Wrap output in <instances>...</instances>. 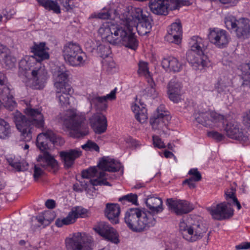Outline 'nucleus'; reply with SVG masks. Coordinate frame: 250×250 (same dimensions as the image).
<instances>
[{
  "mask_svg": "<svg viewBox=\"0 0 250 250\" xmlns=\"http://www.w3.org/2000/svg\"><path fill=\"white\" fill-rule=\"evenodd\" d=\"M119 18L123 24L104 23L98 29V36L103 41L111 44L136 50L139 42L133 33V30L135 28L141 36L149 33L152 27L149 17L141 8H135L131 12L125 11Z\"/></svg>",
  "mask_w": 250,
  "mask_h": 250,
  "instance_id": "1",
  "label": "nucleus"
},
{
  "mask_svg": "<svg viewBox=\"0 0 250 250\" xmlns=\"http://www.w3.org/2000/svg\"><path fill=\"white\" fill-rule=\"evenodd\" d=\"M145 203L149 210L130 208L125 215V222L128 228L134 232L147 230L156 224V215L163 210V200L156 194L147 196Z\"/></svg>",
  "mask_w": 250,
  "mask_h": 250,
  "instance_id": "2",
  "label": "nucleus"
},
{
  "mask_svg": "<svg viewBox=\"0 0 250 250\" xmlns=\"http://www.w3.org/2000/svg\"><path fill=\"white\" fill-rule=\"evenodd\" d=\"M24 113L28 118L16 111L14 113L13 120L23 139L25 141H29L32 139L33 126L34 125L38 128L43 127L44 119L40 108L35 109L30 105H27L24 109Z\"/></svg>",
  "mask_w": 250,
  "mask_h": 250,
  "instance_id": "3",
  "label": "nucleus"
},
{
  "mask_svg": "<svg viewBox=\"0 0 250 250\" xmlns=\"http://www.w3.org/2000/svg\"><path fill=\"white\" fill-rule=\"evenodd\" d=\"M20 66L25 71L31 72V78L24 81L27 86L36 89H42L45 86L48 76L44 66L41 62L30 56L22 60Z\"/></svg>",
  "mask_w": 250,
  "mask_h": 250,
  "instance_id": "4",
  "label": "nucleus"
},
{
  "mask_svg": "<svg viewBox=\"0 0 250 250\" xmlns=\"http://www.w3.org/2000/svg\"><path fill=\"white\" fill-rule=\"evenodd\" d=\"M64 126L69 131L71 136L80 138L88 134V127L85 124V114L76 109L65 111L62 116Z\"/></svg>",
  "mask_w": 250,
  "mask_h": 250,
  "instance_id": "5",
  "label": "nucleus"
},
{
  "mask_svg": "<svg viewBox=\"0 0 250 250\" xmlns=\"http://www.w3.org/2000/svg\"><path fill=\"white\" fill-rule=\"evenodd\" d=\"M68 72L63 66L56 67L53 72L56 98L62 106L69 104L70 95L73 92L72 86L68 83Z\"/></svg>",
  "mask_w": 250,
  "mask_h": 250,
  "instance_id": "6",
  "label": "nucleus"
},
{
  "mask_svg": "<svg viewBox=\"0 0 250 250\" xmlns=\"http://www.w3.org/2000/svg\"><path fill=\"white\" fill-rule=\"evenodd\" d=\"M189 46L190 49L187 53L188 61L194 69H203L208 63V58L204 53L205 40L198 36H193L190 39Z\"/></svg>",
  "mask_w": 250,
  "mask_h": 250,
  "instance_id": "7",
  "label": "nucleus"
},
{
  "mask_svg": "<svg viewBox=\"0 0 250 250\" xmlns=\"http://www.w3.org/2000/svg\"><path fill=\"white\" fill-rule=\"evenodd\" d=\"M97 167L101 171L99 172L96 167H90L82 172V177L89 179L91 177H97L99 178L103 179L106 176L105 171L117 172L119 171L122 167L120 162L114 159L108 161L104 159V157L99 162Z\"/></svg>",
  "mask_w": 250,
  "mask_h": 250,
  "instance_id": "8",
  "label": "nucleus"
},
{
  "mask_svg": "<svg viewBox=\"0 0 250 250\" xmlns=\"http://www.w3.org/2000/svg\"><path fill=\"white\" fill-rule=\"evenodd\" d=\"M54 145L62 146L64 140L61 137L55 134L52 131L48 130L44 133H40L36 140V146L43 156H52V152Z\"/></svg>",
  "mask_w": 250,
  "mask_h": 250,
  "instance_id": "9",
  "label": "nucleus"
},
{
  "mask_svg": "<svg viewBox=\"0 0 250 250\" xmlns=\"http://www.w3.org/2000/svg\"><path fill=\"white\" fill-rule=\"evenodd\" d=\"M207 228L202 223L187 225L184 221L179 223V231L185 240L193 242L201 239L207 232Z\"/></svg>",
  "mask_w": 250,
  "mask_h": 250,
  "instance_id": "10",
  "label": "nucleus"
},
{
  "mask_svg": "<svg viewBox=\"0 0 250 250\" xmlns=\"http://www.w3.org/2000/svg\"><path fill=\"white\" fill-rule=\"evenodd\" d=\"M65 243L67 249L72 250H92L95 245L91 236L81 232L74 233L71 238L66 239Z\"/></svg>",
  "mask_w": 250,
  "mask_h": 250,
  "instance_id": "11",
  "label": "nucleus"
},
{
  "mask_svg": "<svg viewBox=\"0 0 250 250\" xmlns=\"http://www.w3.org/2000/svg\"><path fill=\"white\" fill-rule=\"evenodd\" d=\"M195 121L209 128L218 127L224 123V116L214 110L195 113Z\"/></svg>",
  "mask_w": 250,
  "mask_h": 250,
  "instance_id": "12",
  "label": "nucleus"
},
{
  "mask_svg": "<svg viewBox=\"0 0 250 250\" xmlns=\"http://www.w3.org/2000/svg\"><path fill=\"white\" fill-rule=\"evenodd\" d=\"M168 112L165 110L163 105H160L157 108V114L150 119V123L153 129L157 130L160 135L167 134V125L170 120Z\"/></svg>",
  "mask_w": 250,
  "mask_h": 250,
  "instance_id": "13",
  "label": "nucleus"
},
{
  "mask_svg": "<svg viewBox=\"0 0 250 250\" xmlns=\"http://www.w3.org/2000/svg\"><path fill=\"white\" fill-rule=\"evenodd\" d=\"M213 219L216 220H223L229 219L233 215V209L228 203L223 202L207 208Z\"/></svg>",
  "mask_w": 250,
  "mask_h": 250,
  "instance_id": "14",
  "label": "nucleus"
},
{
  "mask_svg": "<svg viewBox=\"0 0 250 250\" xmlns=\"http://www.w3.org/2000/svg\"><path fill=\"white\" fill-rule=\"evenodd\" d=\"M208 39L209 42L215 46L223 48L228 44L230 37L226 30L214 28L209 29Z\"/></svg>",
  "mask_w": 250,
  "mask_h": 250,
  "instance_id": "15",
  "label": "nucleus"
},
{
  "mask_svg": "<svg viewBox=\"0 0 250 250\" xmlns=\"http://www.w3.org/2000/svg\"><path fill=\"white\" fill-rule=\"evenodd\" d=\"M166 204L169 210L178 215L188 213L194 209L192 204L184 200L168 198L167 200Z\"/></svg>",
  "mask_w": 250,
  "mask_h": 250,
  "instance_id": "16",
  "label": "nucleus"
},
{
  "mask_svg": "<svg viewBox=\"0 0 250 250\" xmlns=\"http://www.w3.org/2000/svg\"><path fill=\"white\" fill-rule=\"evenodd\" d=\"M95 231L104 240L117 244L119 243V234L116 230L107 223L102 222L94 228Z\"/></svg>",
  "mask_w": 250,
  "mask_h": 250,
  "instance_id": "17",
  "label": "nucleus"
},
{
  "mask_svg": "<svg viewBox=\"0 0 250 250\" xmlns=\"http://www.w3.org/2000/svg\"><path fill=\"white\" fill-rule=\"evenodd\" d=\"M95 231L104 240L117 244L119 243V234L116 230L107 223L102 222L94 228Z\"/></svg>",
  "mask_w": 250,
  "mask_h": 250,
  "instance_id": "18",
  "label": "nucleus"
},
{
  "mask_svg": "<svg viewBox=\"0 0 250 250\" xmlns=\"http://www.w3.org/2000/svg\"><path fill=\"white\" fill-rule=\"evenodd\" d=\"M117 90V88H115L110 93L103 96H99L96 93H92L87 96V99L91 105L99 107L100 104H102V106L100 107V110H105L107 107L106 102L116 99Z\"/></svg>",
  "mask_w": 250,
  "mask_h": 250,
  "instance_id": "19",
  "label": "nucleus"
},
{
  "mask_svg": "<svg viewBox=\"0 0 250 250\" xmlns=\"http://www.w3.org/2000/svg\"><path fill=\"white\" fill-rule=\"evenodd\" d=\"M225 130L227 135L231 139L238 140L242 143L246 142L248 140V135L240 130L239 124L234 121L228 122L225 128Z\"/></svg>",
  "mask_w": 250,
  "mask_h": 250,
  "instance_id": "20",
  "label": "nucleus"
},
{
  "mask_svg": "<svg viewBox=\"0 0 250 250\" xmlns=\"http://www.w3.org/2000/svg\"><path fill=\"white\" fill-rule=\"evenodd\" d=\"M182 84L177 79H172L167 85V93L169 99L174 103H178L182 100Z\"/></svg>",
  "mask_w": 250,
  "mask_h": 250,
  "instance_id": "21",
  "label": "nucleus"
},
{
  "mask_svg": "<svg viewBox=\"0 0 250 250\" xmlns=\"http://www.w3.org/2000/svg\"><path fill=\"white\" fill-rule=\"evenodd\" d=\"M89 122L92 128L96 134H100L106 131L107 121L106 117L103 114H94L90 118Z\"/></svg>",
  "mask_w": 250,
  "mask_h": 250,
  "instance_id": "22",
  "label": "nucleus"
},
{
  "mask_svg": "<svg viewBox=\"0 0 250 250\" xmlns=\"http://www.w3.org/2000/svg\"><path fill=\"white\" fill-rule=\"evenodd\" d=\"M182 34V25L180 21L171 24L165 37L166 41L178 44L180 43Z\"/></svg>",
  "mask_w": 250,
  "mask_h": 250,
  "instance_id": "23",
  "label": "nucleus"
},
{
  "mask_svg": "<svg viewBox=\"0 0 250 250\" xmlns=\"http://www.w3.org/2000/svg\"><path fill=\"white\" fill-rule=\"evenodd\" d=\"M131 111L134 113L136 119L140 123L146 122L148 116L147 110L145 105L136 98L135 101L131 104Z\"/></svg>",
  "mask_w": 250,
  "mask_h": 250,
  "instance_id": "24",
  "label": "nucleus"
},
{
  "mask_svg": "<svg viewBox=\"0 0 250 250\" xmlns=\"http://www.w3.org/2000/svg\"><path fill=\"white\" fill-rule=\"evenodd\" d=\"M161 64L166 71L174 73L180 72L184 67L183 63L174 57H168L163 59Z\"/></svg>",
  "mask_w": 250,
  "mask_h": 250,
  "instance_id": "25",
  "label": "nucleus"
},
{
  "mask_svg": "<svg viewBox=\"0 0 250 250\" xmlns=\"http://www.w3.org/2000/svg\"><path fill=\"white\" fill-rule=\"evenodd\" d=\"M0 98L2 104L9 110H13L16 106L17 103L14 100L12 86L5 87L2 91H0Z\"/></svg>",
  "mask_w": 250,
  "mask_h": 250,
  "instance_id": "26",
  "label": "nucleus"
},
{
  "mask_svg": "<svg viewBox=\"0 0 250 250\" xmlns=\"http://www.w3.org/2000/svg\"><path fill=\"white\" fill-rule=\"evenodd\" d=\"M121 9L120 8V9H116L114 10V11L111 9L109 10H106L105 9H103L102 11L99 12L97 15V18L103 19V20H106V19H113V21H106V22H111V23H118V24H123V22L121 21V20L119 18V16L120 15H121L122 13H124L125 11H128L127 9H123V10H121ZM104 23H106V22H104L99 27V28L101 27V26L104 24Z\"/></svg>",
  "mask_w": 250,
  "mask_h": 250,
  "instance_id": "27",
  "label": "nucleus"
},
{
  "mask_svg": "<svg viewBox=\"0 0 250 250\" xmlns=\"http://www.w3.org/2000/svg\"><path fill=\"white\" fill-rule=\"evenodd\" d=\"M234 32L238 38H248L250 36V20L244 18L238 19L237 26Z\"/></svg>",
  "mask_w": 250,
  "mask_h": 250,
  "instance_id": "28",
  "label": "nucleus"
},
{
  "mask_svg": "<svg viewBox=\"0 0 250 250\" xmlns=\"http://www.w3.org/2000/svg\"><path fill=\"white\" fill-rule=\"evenodd\" d=\"M31 49V52L34 54L35 56L33 57L37 62H41V61L49 58L48 52V48L46 46L45 42L35 43Z\"/></svg>",
  "mask_w": 250,
  "mask_h": 250,
  "instance_id": "29",
  "label": "nucleus"
},
{
  "mask_svg": "<svg viewBox=\"0 0 250 250\" xmlns=\"http://www.w3.org/2000/svg\"><path fill=\"white\" fill-rule=\"evenodd\" d=\"M37 161L41 167L48 171L55 173L59 169V164L54 157H38Z\"/></svg>",
  "mask_w": 250,
  "mask_h": 250,
  "instance_id": "30",
  "label": "nucleus"
},
{
  "mask_svg": "<svg viewBox=\"0 0 250 250\" xmlns=\"http://www.w3.org/2000/svg\"><path fill=\"white\" fill-rule=\"evenodd\" d=\"M120 214V208L117 204L108 203L105 209V214L110 222L114 224L119 223V216Z\"/></svg>",
  "mask_w": 250,
  "mask_h": 250,
  "instance_id": "31",
  "label": "nucleus"
},
{
  "mask_svg": "<svg viewBox=\"0 0 250 250\" xmlns=\"http://www.w3.org/2000/svg\"><path fill=\"white\" fill-rule=\"evenodd\" d=\"M81 48L80 45L76 42H68L65 44L62 48V54L65 62L70 58H73L74 55L77 54Z\"/></svg>",
  "mask_w": 250,
  "mask_h": 250,
  "instance_id": "32",
  "label": "nucleus"
},
{
  "mask_svg": "<svg viewBox=\"0 0 250 250\" xmlns=\"http://www.w3.org/2000/svg\"><path fill=\"white\" fill-rule=\"evenodd\" d=\"M77 54L74 55L73 58H70L66 62L70 65L75 67H82L88 62L87 57L82 49H80Z\"/></svg>",
  "mask_w": 250,
  "mask_h": 250,
  "instance_id": "33",
  "label": "nucleus"
},
{
  "mask_svg": "<svg viewBox=\"0 0 250 250\" xmlns=\"http://www.w3.org/2000/svg\"><path fill=\"white\" fill-rule=\"evenodd\" d=\"M7 161L9 165L17 171H25L28 169L29 164L24 160H17L15 159V157H8Z\"/></svg>",
  "mask_w": 250,
  "mask_h": 250,
  "instance_id": "34",
  "label": "nucleus"
},
{
  "mask_svg": "<svg viewBox=\"0 0 250 250\" xmlns=\"http://www.w3.org/2000/svg\"><path fill=\"white\" fill-rule=\"evenodd\" d=\"M37 1L40 5L48 11H52L57 14H59L61 12L60 6L56 0H37Z\"/></svg>",
  "mask_w": 250,
  "mask_h": 250,
  "instance_id": "35",
  "label": "nucleus"
},
{
  "mask_svg": "<svg viewBox=\"0 0 250 250\" xmlns=\"http://www.w3.org/2000/svg\"><path fill=\"white\" fill-rule=\"evenodd\" d=\"M12 133L9 124L2 119H0V139H5L9 138Z\"/></svg>",
  "mask_w": 250,
  "mask_h": 250,
  "instance_id": "36",
  "label": "nucleus"
},
{
  "mask_svg": "<svg viewBox=\"0 0 250 250\" xmlns=\"http://www.w3.org/2000/svg\"><path fill=\"white\" fill-rule=\"evenodd\" d=\"M239 69L242 72L244 82L243 85L248 86L250 88V63L241 64Z\"/></svg>",
  "mask_w": 250,
  "mask_h": 250,
  "instance_id": "37",
  "label": "nucleus"
},
{
  "mask_svg": "<svg viewBox=\"0 0 250 250\" xmlns=\"http://www.w3.org/2000/svg\"><path fill=\"white\" fill-rule=\"evenodd\" d=\"M147 83L148 85L143 91V95L154 99L158 95L155 88V84L152 79H149Z\"/></svg>",
  "mask_w": 250,
  "mask_h": 250,
  "instance_id": "38",
  "label": "nucleus"
},
{
  "mask_svg": "<svg viewBox=\"0 0 250 250\" xmlns=\"http://www.w3.org/2000/svg\"><path fill=\"white\" fill-rule=\"evenodd\" d=\"M76 221L73 213L70 211L67 216L62 219L58 218L55 222L56 225L58 227H62L63 225H69L74 224Z\"/></svg>",
  "mask_w": 250,
  "mask_h": 250,
  "instance_id": "39",
  "label": "nucleus"
},
{
  "mask_svg": "<svg viewBox=\"0 0 250 250\" xmlns=\"http://www.w3.org/2000/svg\"><path fill=\"white\" fill-rule=\"evenodd\" d=\"M138 73L140 76L145 77L147 81H148L149 79H152L148 67V63L145 62L141 61L139 62Z\"/></svg>",
  "mask_w": 250,
  "mask_h": 250,
  "instance_id": "40",
  "label": "nucleus"
},
{
  "mask_svg": "<svg viewBox=\"0 0 250 250\" xmlns=\"http://www.w3.org/2000/svg\"><path fill=\"white\" fill-rule=\"evenodd\" d=\"M238 20L232 15H227L224 19V22L226 27L229 30L234 31L237 25Z\"/></svg>",
  "mask_w": 250,
  "mask_h": 250,
  "instance_id": "41",
  "label": "nucleus"
},
{
  "mask_svg": "<svg viewBox=\"0 0 250 250\" xmlns=\"http://www.w3.org/2000/svg\"><path fill=\"white\" fill-rule=\"evenodd\" d=\"M75 219L78 218H86L88 216V210L82 206H76L71 209Z\"/></svg>",
  "mask_w": 250,
  "mask_h": 250,
  "instance_id": "42",
  "label": "nucleus"
},
{
  "mask_svg": "<svg viewBox=\"0 0 250 250\" xmlns=\"http://www.w3.org/2000/svg\"><path fill=\"white\" fill-rule=\"evenodd\" d=\"M138 196L136 194L130 193L120 198L119 201L123 205L130 203L134 205L137 204Z\"/></svg>",
  "mask_w": 250,
  "mask_h": 250,
  "instance_id": "43",
  "label": "nucleus"
},
{
  "mask_svg": "<svg viewBox=\"0 0 250 250\" xmlns=\"http://www.w3.org/2000/svg\"><path fill=\"white\" fill-rule=\"evenodd\" d=\"M1 60L3 62L5 67L8 69L13 68L15 66L16 62V59L12 57L9 54V52L7 53L6 56H3V58H1Z\"/></svg>",
  "mask_w": 250,
  "mask_h": 250,
  "instance_id": "44",
  "label": "nucleus"
},
{
  "mask_svg": "<svg viewBox=\"0 0 250 250\" xmlns=\"http://www.w3.org/2000/svg\"><path fill=\"white\" fill-rule=\"evenodd\" d=\"M81 151L78 148L62 151L60 152V156H80L82 155Z\"/></svg>",
  "mask_w": 250,
  "mask_h": 250,
  "instance_id": "45",
  "label": "nucleus"
},
{
  "mask_svg": "<svg viewBox=\"0 0 250 250\" xmlns=\"http://www.w3.org/2000/svg\"><path fill=\"white\" fill-rule=\"evenodd\" d=\"M82 148L85 150H95L96 151H99V147L94 142L88 141L86 144L82 146Z\"/></svg>",
  "mask_w": 250,
  "mask_h": 250,
  "instance_id": "46",
  "label": "nucleus"
},
{
  "mask_svg": "<svg viewBox=\"0 0 250 250\" xmlns=\"http://www.w3.org/2000/svg\"><path fill=\"white\" fill-rule=\"evenodd\" d=\"M51 214V213L50 212H48L44 213V214L43 216H39L37 218L38 222L41 223L42 224H49L53 220V218L48 217V216H49Z\"/></svg>",
  "mask_w": 250,
  "mask_h": 250,
  "instance_id": "47",
  "label": "nucleus"
},
{
  "mask_svg": "<svg viewBox=\"0 0 250 250\" xmlns=\"http://www.w3.org/2000/svg\"><path fill=\"white\" fill-rule=\"evenodd\" d=\"M188 174L191 176L190 178L194 179V181H199L202 179L201 174L197 168H191Z\"/></svg>",
  "mask_w": 250,
  "mask_h": 250,
  "instance_id": "48",
  "label": "nucleus"
},
{
  "mask_svg": "<svg viewBox=\"0 0 250 250\" xmlns=\"http://www.w3.org/2000/svg\"><path fill=\"white\" fill-rule=\"evenodd\" d=\"M11 86L8 82L5 75L0 72V91H2L5 87H10Z\"/></svg>",
  "mask_w": 250,
  "mask_h": 250,
  "instance_id": "49",
  "label": "nucleus"
},
{
  "mask_svg": "<svg viewBox=\"0 0 250 250\" xmlns=\"http://www.w3.org/2000/svg\"><path fill=\"white\" fill-rule=\"evenodd\" d=\"M40 167L39 163L38 165H35L34 167L33 177L36 181L38 180L44 174L43 170Z\"/></svg>",
  "mask_w": 250,
  "mask_h": 250,
  "instance_id": "50",
  "label": "nucleus"
},
{
  "mask_svg": "<svg viewBox=\"0 0 250 250\" xmlns=\"http://www.w3.org/2000/svg\"><path fill=\"white\" fill-rule=\"evenodd\" d=\"M98 52L101 57L105 58L108 56L110 53V50L108 47L100 45L98 48Z\"/></svg>",
  "mask_w": 250,
  "mask_h": 250,
  "instance_id": "51",
  "label": "nucleus"
},
{
  "mask_svg": "<svg viewBox=\"0 0 250 250\" xmlns=\"http://www.w3.org/2000/svg\"><path fill=\"white\" fill-rule=\"evenodd\" d=\"M153 144L155 147L162 148L165 147V145L162 139L157 136H153Z\"/></svg>",
  "mask_w": 250,
  "mask_h": 250,
  "instance_id": "52",
  "label": "nucleus"
},
{
  "mask_svg": "<svg viewBox=\"0 0 250 250\" xmlns=\"http://www.w3.org/2000/svg\"><path fill=\"white\" fill-rule=\"evenodd\" d=\"M76 157H62L65 168L71 167L73 165Z\"/></svg>",
  "mask_w": 250,
  "mask_h": 250,
  "instance_id": "53",
  "label": "nucleus"
},
{
  "mask_svg": "<svg viewBox=\"0 0 250 250\" xmlns=\"http://www.w3.org/2000/svg\"><path fill=\"white\" fill-rule=\"evenodd\" d=\"M103 65L108 69H111L115 67V63L111 58H107L103 62Z\"/></svg>",
  "mask_w": 250,
  "mask_h": 250,
  "instance_id": "54",
  "label": "nucleus"
},
{
  "mask_svg": "<svg viewBox=\"0 0 250 250\" xmlns=\"http://www.w3.org/2000/svg\"><path fill=\"white\" fill-rule=\"evenodd\" d=\"M208 136L211 137L214 139H216L218 141H220L222 140L223 138V136L220 133L217 132L216 131H210L208 133Z\"/></svg>",
  "mask_w": 250,
  "mask_h": 250,
  "instance_id": "55",
  "label": "nucleus"
},
{
  "mask_svg": "<svg viewBox=\"0 0 250 250\" xmlns=\"http://www.w3.org/2000/svg\"><path fill=\"white\" fill-rule=\"evenodd\" d=\"M66 11L72 9L74 6L71 3V0H59Z\"/></svg>",
  "mask_w": 250,
  "mask_h": 250,
  "instance_id": "56",
  "label": "nucleus"
},
{
  "mask_svg": "<svg viewBox=\"0 0 250 250\" xmlns=\"http://www.w3.org/2000/svg\"><path fill=\"white\" fill-rule=\"evenodd\" d=\"M235 190L231 188L229 190H228L225 192L226 199L229 200V199H232V201L234 200V198H237L235 195Z\"/></svg>",
  "mask_w": 250,
  "mask_h": 250,
  "instance_id": "57",
  "label": "nucleus"
},
{
  "mask_svg": "<svg viewBox=\"0 0 250 250\" xmlns=\"http://www.w3.org/2000/svg\"><path fill=\"white\" fill-rule=\"evenodd\" d=\"M174 146L172 144H168L167 145V147L169 150H165L164 151V156H174L173 152L174 151Z\"/></svg>",
  "mask_w": 250,
  "mask_h": 250,
  "instance_id": "58",
  "label": "nucleus"
},
{
  "mask_svg": "<svg viewBox=\"0 0 250 250\" xmlns=\"http://www.w3.org/2000/svg\"><path fill=\"white\" fill-rule=\"evenodd\" d=\"M195 182L194 179L189 178L184 180L183 184H187L190 188L193 189L196 187Z\"/></svg>",
  "mask_w": 250,
  "mask_h": 250,
  "instance_id": "59",
  "label": "nucleus"
},
{
  "mask_svg": "<svg viewBox=\"0 0 250 250\" xmlns=\"http://www.w3.org/2000/svg\"><path fill=\"white\" fill-rule=\"evenodd\" d=\"M250 248V242H243L235 246L237 250L248 249Z\"/></svg>",
  "mask_w": 250,
  "mask_h": 250,
  "instance_id": "60",
  "label": "nucleus"
},
{
  "mask_svg": "<svg viewBox=\"0 0 250 250\" xmlns=\"http://www.w3.org/2000/svg\"><path fill=\"white\" fill-rule=\"evenodd\" d=\"M9 51V49L6 47L0 44V61H1V58H3V56H6Z\"/></svg>",
  "mask_w": 250,
  "mask_h": 250,
  "instance_id": "61",
  "label": "nucleus"
},
{
  "mask_svg": "<svg viewBox=\"0 0 250 250\" xmlns=\"http://www.w3.org/2000/svg\"><path fill=\"white\" fill-rule=\"evenodd\" d=\"M45 205L47 208L49 209H53L55 207V202L52 199H48L46 200Z\"/></svg>",
  "mask_w": 250,
  "mask_h": 250,
  "instance_id": "62",
  "label": "nucleus"
},
{
  "mask_svg": "<svg viewBox=\"0 0 250 250\" xmlns=\"http://www.w3.org/2000/svg\"><path fill=\"white\" fill-rule=\"evenodd\" d=\"M90 182L93 186L102 185L103 184L104 179H100L98 178V179L91 180Z\"/></svg>",
  "mask_w": 250,
  "mask_h": 250,
  "instance_id": "63",
  "label": "nucleus"
},
{
  "mask_svg": "<svg viewBox=\"0 0 250 250\" xmlns=\"http://www.w3.org/2000/svg\"><path fill=\"white\" fill-rule=\"evenodd\" d=\"M216 88L219 92L223 91L224 89V86L222 85L220 82H218L217 85L215 86Z\"/></svg>",
  "mask_w": 250,
  "mask_h": 250,
  "instance_id": "64",
  "label": "nucleus"
}]
</instances>
